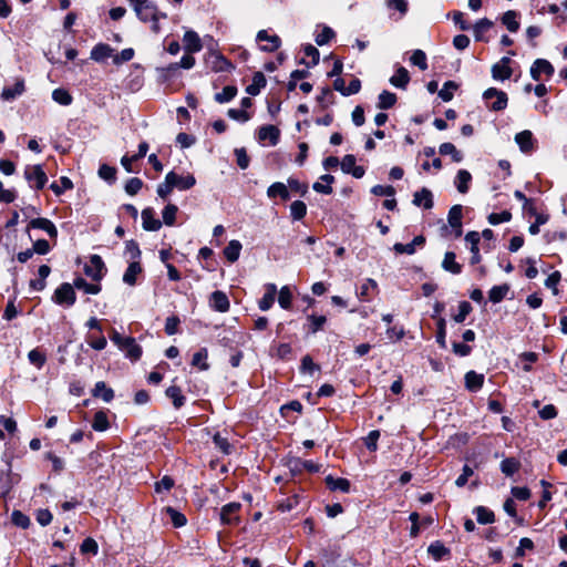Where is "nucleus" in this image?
I'll return each instance as SVG.
<instances>
[{"label":"nucleus","instance_id":"nucleus-1","mask_svg":"<svg viewBox=\"0 0 567 567\" xmlns=\"http://www.w3.org/2000/svg\"><path fill=\"white\" fill-rule=\"evenodd\" d=\"M483 100L486 101L488 110L501 112L507 107L508 95L496 87H488L483 92Z\"/></svg>","mask_w":567,"mask_h":567},{"label":"nucleus","instance_id":"nucleus-2","mask_svg":"<svg viewBox=\"0 0 567 567\" xmlns=\"http://www.w3.org/2000/svg\"><path fill=\"white\" fill-rule=\"evenodd\" d=\"M74 286L69 282H62L53 292L52 301L64 308L72 307L76 301Z\"/></svg>","mask_w":567,"mask_h":567},{"label":"nucleus","instance_id":"nucleus-3","mask_svg":"<svg viewBox=\"0 0 567 567\" xmlns=\"http://www.w3.org/2000/svg\"><path fill=\"white\" fill-rule=\"evenodd\" d=\"M134 11L136 12L137 18L142 22H148L154 19L157 13V6L150 0H127Z\"/></svg>","mask_w":567,"mask_h":567},{"label":"nucleus","instance_id":"nucleus-4","mask_svg":"<svg viewBox=\"0 0 567 567\" xmlns=\"http://www.w3.org/2000/svg\"><path fill=\"white\" fill-rule=\"evenodd\" d=\"M205 63L213 72H231L235 69L233 62L219 52H209Z\"/></svg>","mask_w":567,"mask_h":567},{"label":"nucleus","instance_id":"nucleus-5","mask_svg":"<svg viewBox=\"0 0 567 567\" xmlns=\"http://www.w3.org/2000/svg\"><path fill=\"white\" fill-rule=\"evenodd\" d=\"M84 274L94 281H101L105 276L107 269L100 255H92L90 264L84 265Z\"/></svg>","mask_w":567,"mask_h":567},{"label":"nucleus","instance_id":"nucleus-6","mask_svg":"<svg viewBox=\"0 0 567 567\" xmlns=\"http://www.w3.org/2000/svg\"><path fill=\"white\" fill-rule=\"evenodd\" d=\"M241 509V504L239 502H230L225 504L220 508L219 519L220 524L224 526L237 525L240 522L238 513Z\"/></svg>","mask_w":567,"mask_h":567},{"label":"nucleus","instance_id":"nucleus-7","mask_svg":"<svg viewBox=\"0 0 567 567\" xmlns=\"http://www.w3.org/2000/svg\"><path fill=\"white\" fill-rule=\"evenodd\" d=\"M24 177L29 183H34L31 187L37 190L43 189L48 183V176L41 165L27 166Z\"/></svg>","mask_w":567,"mask_h":567},{"label":"nucleus","instance_id":"nucleus-8","mask_svg":"<svg viewBox=\"0 0 567 567\" xmlns=\"http://www.w3.org/2000/svg\"><path fill=\"white\" fill-rule=\"evenodd\" d=\"M166 176L168 179H171L174 189L188 190L196 185V178L192 173H187L186 175L182 176L178 175L175 171H171L166 174Z\"/></svg>","mask_w":567,"mask_h":567},{"label":"nucleus","instance_id":"nucleus-9","mask_svg":"<svg viewBox=\"0 0 567 567\" xmlns=\"http://www.w3.org/2000/svg\"><path fill=\"white\" fill-rule=\"evenodd\" d=\"M530 76L534 81H539L542 74L547 79L551 78L555 73L554 65L546 59H536L530 66Z\"/></svg>","mask_w":567,"mask_h":567},{"label":"nucleus","instance_id":"nucleus-10","mask_svg":"<svg viewBox=\"0 0 567 567\" xmlns=\"http://www.w3.org/2000/svg\"><path fill=\"white\" fill-rule=\"evenodd\" d=\"M257 42H267V44L259 45L262 52H276L281 47V39L277 34L270 35L267 30H259L256 35Z\"/></svg>","mask_w":567,"mask_h":567},{"label":"nucleus","instance_id":"nucleus-11","mask_svg":"<svg viewBox=\"0 0 567 567\" xmlns=\"http://www.w3.org/2000/svg\"><path fill=\"white\" fill-rule=\"evenodd\" d=\"M512 59L509 56H503L499 62L493 64L492 76L497 81H505L511 79L513 70L511 68Z\"/></svg>","mask_w":567,"mask_h":567},{"label":"nucleus","instance_id":"nucleus-12","mask_svg":"<svg viewBox=\"0 0 567 567\" xmlns=\"http://www.w3.org/2000/svg\"><path fill=\"white\" fill-rule=\"evenodd\" d=\"M357 158L353 154H347L340 162L341 171L344 174H351L354 178H362L365 174L363 166L355 165Z\"/></svg>","mask_w":567,"mask_h":567},{"label":"nucleus","instance_id":"nucleus-13","mask_svg":"<svg viewBox=\"0 0 567 567\" xmlns=\"http://www.w3.org/2000/svg\"><path fill=\"white\" fill-rule=\"evenodd\" d=\"M259 142L268 141L271 146H276L280 141V130L272 124L262 125L257 131Z\"/></svg>","mask_w":567,"mask_h":567},{"label":"nucleus","instance_id":"nucleus-14","mask_svg":"<svg viewBox=\"0 0 567 567\" xmlns=\"http://www.w3.org/2000/svg\"><path fill=\"white\" fill-rule=\"evenodd\" d=\"M28 229H41L48 234L51 239L58 238V228L52 220L45 217L33 218L28 224Z\"/></svg>","mask_w":567,"mask_h":567},{"label":"nucleus","instance_id":"nucleus-15","mask_svg":"<svg viewBox=\"0 0 567 567\" xmlns=\"http://www.w3.org/2000/svg\"><path fill=\"white\" fill-rule=\"evenodd\" d=\"M465 240L470 243V251L472 254L470 258V264L472 266L477 265L482 260V256L480 254V240L481 235L476 230H471L465 235Z\"/></svg>","mask_w":567,"mask_h":567},{"label":"nucleus","instance_id":"nucleus-16","mask_svg":"<svg viewBox=\"0 0 567 567\" xmlns=\"http://www.w3.org/2000/svg\"><path fill=\"white\" fill-rule=\"evenodd\" d=\"M520 152L528 154L536 148V140L529 130H524L515 135Z\"/></svg>","mask_w":567,"mask_h":567},{"label":"nucleus","instance_id":"nucleus-17","mask_svg":"<svg viewBox=\"0 0 567 567\" xmlns=\"http://www.w3.org/2000/svg\"><path fill=\"white\" fill-rule=\"evenodd\" d=\"M142 226L146 231H157L162 227V220L155 217V210L153 207H146L141 213Z\"/></svg>","mask_w":567,"mask_h":567},{"label":"nucleus","instance_id":"nucleus-18","mask_svg":"<svg viewBox=\"0 0 567 567\" xmlns=\"http://www.w3.org/2000/svg\"><path fill=\"white\" fill-rule=\"evenodd\" d=\"M209 306L214 311L227 312L230 308V302L224 291L215 290L210 293Z\"/></svg>","mask_w":567,"mask_h":567},{"label":"nucleus","instance_id":"nucleus-19","mask_svg":"<svg viewBox=\"0 0 567 567\" xmlns=\"http://www.w3.org/2000/svg\"><path fill=\"white\" fill-rule=\"evenodd\" d=\"M485 377L482 373H477L474 370H470L464 375V385L468 392L476 393L482 390L484 385Z\"/></svg>","mask_w":567,"mask_h":567},{"label":"nucleus","instance_id":"nucleus-20","mask_svg":"<svg viewBox=\"0 0 567 567\" xmlns=\"http://www.w3.org/2000/svg\"><path fill=\"white\" fill-rule=\"evenodd\" d=\"M324 484L331 492L340 491L346 494L351 492V482L348 478L334 477L329 474L324 477Z\"/></svg>","mask_w":567,"mask_h":567},{"label":"nucleus","instance_id":"nucleus-21","mask_svg":"<svg viewBox=\"0 0 567 567\" xmlns=\"http://www.w3.org/2000/svg\"><path fill=\"white\" fill-rule=\"evenodd\" d=\"M113 53L114 49L110 44L100 42L91 50L90 59L97 63H103L109 58H113Z\"/></svg>","mask_w":567,"mask_h":567},{"label":"nucleus","instance_id":"nucleus-22","mask_svg":"<svg viewBox=\"0 0 567 567\" xmlns=\"http://www.w3.org/2000/svg\"><path fill=\"white\" fill-rule=\"evenodd\" d=\"M184 50L187 53H197L203 49L202 40L197 32L187 30L183 37Z\"/></svg>","mask_w":567,"mask_h":567},{"label":"nucleus","instance_id":"nucleus-23","mask_svg":"<svg viewBox=\"0 0 567 567\" xmlns=\"http://www.w3.org/2000/svg\"><path fill=\"white\" fill-rule=\"evenodd\" d=\"M326 323V316L311 313L307 316V323L305 324V329L307 330L308 334H316L324 329Z\"/></svg>","mask_w":567,"mask_h":567},{"label":"nucleus","instance_id":"nucleus-24","mask_svg":"<svg viewBox=\"0 0 567 567\" xmlns=\"http://www.w3.org/2000/svg\"><path fill=\"white\" fill-rule=\"evenodd\" d=\"M427 554L436 561L451 557V549L441 540L432 542L427 547Z\"/></svg>","mask_w":567,"mask_h":567},{"label":"nucleus","instance_id":"nucleus-25","mask_svg":"<svg viewBox=\"0 0 567 567\" xmlns=\"http://www.w3.org/2000/svg\"><path fill=\"white\" fill-rule=\"evenodd\" d=\"M412 203L417 207L431 209L434 205L433 194L429 188L423 187L414 193Z\"/></svg>","mask_w":567,"mask_h":567},{"label":"nucleus","instance_id":"nucleus-26","mask_svg":"<svg viewBox=\"0 0 567 567\" xmlns=\"http://www.w3.org/2000/svg\"><path fill=\"white\" fill-rule=\"evenodd\" d=\"M165 395L172 401L173 406L179 410L186 403V396L179 385L172 384L165 390Z\"/></svg>","mask_w":567,"mask_h":567},{"label":"nucleus","instance_id":"nucleus-27","mask_svg":"<svg viewBox=\"0 0 567 567\" xmlns=\"http://www.w3.org/2000/svg\"><path fill=\"white\" fill-rule=\"evenodd\" d=\"M143 272V267L140 260L131 261L123 275V281L128 286L137 284V276Z\"/></svg>","mask_w":567,"mask_h":567},{"label":"nucleus","instance_id":"nucleus-28","mask_svg":"<svg viewBox=\"0 0 567 567\" xmlns=\"http://www.w3.org/2000/svg\"><path fill=\"white\" fill-rule=\"evenodd\" d=\"M265 288H266V292L264 293L261 299L258 301V307L261 311H267L274 306L276 295L278 292L275 284H267L265 286Z\"/></svg>","mask_w":567,"mask_h":567},{"label":"nucleus","instance_id":"nucleus-29","mask_svg":"<svg viewBox=\"0 0 567 567\" xmlns=\"http://www.w3.org/2000/svg\"><path fill=\"white\" fill-rule=\"evenodd\" d=\"M91 393L92 396L102 399L106 403L111 402L115 396L114 390L104 381L96 382Z\"/></svg>","mask_w":567,"mask_h":567},{"label":"nucleus","instance_id":"nucleus-30","mask_svg":"<svg viewBox=\"0 0 567 567\" xmlns=\"http://www.w3.org/2000/svg\"><path fill=\"white\" fill-rule=\"evenodd\" d=\"M267 196L271 199L279 197L282 202L290 199V192L281 182H275L267 188Z\"/></svg>","mask_w":567,"mask_h":567},{"label":"nucleus","instance_id":"nucleus-31","mask_svg":"<svg viewBox=\"0 0 567 567\" xmlns=\"http://www.w3.org/2000/svg\"><path fill=\"white\" fill-rule=\"evenodd\" d=\"M25 91L23 79L18 80L12 86H4L1 92V97L4 101H13Z\"/></svg>","mask_w":567,"mask_h":567},{"label":"nucleus","instance_id":"nucleus-32","mask_svg":"<svg viewBox=\"0 0 567 567\" xmlns=\"http://www.w3.org/2000/svg\"><path fill=\"white\" fill-rule=\"evenodd\" d=\"M442 268L453 275H460L463 270V266L456 261V255L454 251H446L442 261Z\"/></svg>","mask_w":567,"mask_h":567},{"label":"nucleus","instance_id":"nucleus-33","mask_svg":"<svg viewBox=\"0 0 567 567\" xmlns=\"http://www.w3.org/2000/svg\"><path fill=\"white\" fill-rule=\"evenodd\" d=\"M125 355L132 361H138L143 354L142 347L136 342L135 338L127 337L126 344L122 349Z\"/></svg>","mask_w":567,"mask_h":567},{"label":"nucleus","instance_id":"nucleus-34","mask_svg":"<svg viewBox=\"0 0 567 567\" xmlns=\"http://www.w3.org/2000/svg\"><path fill=\"white\" fill-rule=\"evenodd\" d=\"M494 25V22L488 18H482L473 25L474 38L477 42H488V39L484 37V32L488 31Z\"/></svg>","mask_w":567,"mask_h":567},{"label":"nucleus","instance_id":"nucleus-35","mask_svg":"<svg viewBox=\"0 0 567 567\" xmlns=\"http://www.w3.org/2000/svg\"><path fill=\"white\" fill-rule=\"evenodd\" d=\"M389 81L393 86L405 90L410 82V73L404 66H399Z\"/></svg>","mask_w":567,"mask_h":567},{"label":"nucleus","instance_id":"nucleus-36","mask_svg":"<svg viewBox=\"0 0 567 567\" xmlns=\"http://www.w3.org/2000/svg\"><path fill=\"white\" fill-rule=\"evenodd\" d=\"M266 85L267 80L265 74L261 71H257L252 75V83L246 87V92L251 96H256Z\"/></svg>","mask_w":567,"mask_h":567},{"label":"nucleus","instance_id":"nucleus-37","mask_svg":"<svg viewBox=\"0 0 567 567\" xmlns=\"http://www.w3.org/2000/svg\"><path fill=\"white\" fill-rule=\"evenodd\" d=\"M18 481H19V475L13 474L11 471V465L8 464L7 471L6 472L2 471L1 475H0V483H1V488L3 489V494H8Z\"/></svg>","mask_w":567,"mask_h":567},{"label":"nucleus","instance_id":"nucleus-38","mask_svg":"<svg viewBox=\"0 0 567 567\" xmlns=\"http://www.w3.org/2000/svg\"><path fill=\"white\" fill-rule=\"evenodd\" d=\"M511 290L508 284L493 286L488 291V300L493 303L502 302Z\"/></svg>","mask_w":567,"mask_h":567},{"label":"nucleus","instance_id":"nucleus-39","mask_svg":"<svg viewBox=\"0 0 567 567\" xmlns=\"http://www.w3.org/2000/svg\"><path fill=\"white\" fill-rule=\"evenodd\" d=\"M92 429L96 432H105L110 429V421L107 412L105 410H99L95 412L92 420Z\"/></svg>","mask_w":567,"mask_h":567},{"label":"nucleus","instance_id":"nucleus-40","mask_svg":"<svg viewBox=\"0 0 567 567\" xmlns=\"http://www.w3.org/2000/svg\"><path fill=\"white\" fill-rule=\"evenodd\" d=\"M198 258L203 259L205 264L203 268L207 271H215L217 267V260L214 258V250L209 247H202L198 251Z\"/></svg>","mask_w":567,"mask_h":567},{"label":"nucleus","instance_id":"nucleus-41","mask_svg":"<svg viewBox=\"0 0 567 567\" xmlns=\"http://www.w3.org/2000/svg\"><path fill=\"white\" fill-rule=\"evenodd\" d=\"M73 286L89 295H97L102 290V286L100 284H90L81 276L74 278Z\"/></svg>","mask_w":567,"mask_h":567},{"label":"nucleus","instance_id":"nucleus-42","mask_svg":"<svg viewBox=\"0 0 567 567\" xmlns=\"http://www.w3.org/2000/svg\"><path fill=\"white\" fill-rule=\"evenodd\" d=\"M243 245L239 240L233 239L224 248V256L229 262H235L239 259Z\"/></svg>","mask_w":567,"mask_h":567},{"label":"nucleus","instance_id":"nucleus-43","mask_svg":"<svg viewBox=\"0 0 567 567\" xmlns=\"http://www.w3.org/2000/svg\"><path fill=\"white\" fill-rule=\"evenodd\" d=\"M472 175L466 169H460L455 176V186L461 194H466L470 189Z\"/></svg>","mask_w":567,"mask_h":567},{"label":"nucleus","instance_id":"nucleus-44","mask_svg":"<svg viewBox=\"0 0 567 567\" xmlns=\"http://www.w3.org/2000/svg\"><path fill=\"white\" fill-rule=\"evenodd\" d=\"M519 12L515 10L506 11L502 17V23L509 32H517L519 30V22L517 21Z\"/></svg>","mask_w":567,"mask_h":567},{"label":"nucleus","instance_id":"nucleus-45","mask_svg":"<svg viewBox=\"0 0 567 567\" xmlns=\"http://www.w3.org/2000/svg\"><path fill=\"white\" fill-rule=\"evenodd\" d=\"M473 513L476 515V520L478 524L487 525L493 524L495 522V514L488 507L476 506Z\"/></svg>","mask_w":567,"mask_h":567},{"label":"nucleus","instance_id":"nucleus-46","mask_svg":"<svg viewBox=\"0 0 567 567\" xmlns=\"http://www.w3.org/2000/svg\"><path fill=\"white\" fill-rule=\"evenodd\" d=\"M398 101V96L395 93L390 92L388 90H383L378 97L377 106L380 110H389L395 105Z\"/></svg>","mask_w":567,"mask_h":567},{"label":"nucleus","instance_id":"nucleus-47","mask_svg":"<svg viewBox=\"0 0 567 567\" xmlns=\"http://www.w3.org/2000/svg\"><path fill=\"white\" fill-rule=\"evenodd\" d=\"M520 462L516 457H505L501 462V471L506 476H513L520 470Z\"/></svg>","mask_w":567,"mask_h":567},{"label":"nucleus","instance_id":"nucleus-48","mask_svg":"<svg viewBox=\"0 0 567 567\" xmlns=\"http://www.w3.org/2000/svg\"><path fill=\"white\" fill-rule=\"evenodd\" d=\"M30 364L41 370L47 363V353L41 348H34L28 353Z\"/></svg>","mask_w":567,"mask_h":567},{"label":"nucleus","instance_id":"nucleus-49","mask_svg":"<svg viewBox=\"0 0 567 567\" xmlns=\"http://www.w3.org/2000/svg\"><path fill=\"white\" fill-rule=\"evenodd\" d=\"M163 512L169 516L171 522L175 528H181L187 524L186 516L176 508L166 506L163 508Z\"/></svg>","mask_w":567,"mask_h":567},{"label":"nucleus","instance_id":"nucleus-50","mask_svg":"<svg viewBox=\"0 0 567 567\" xmlns=\"http://www.w3.org/2000/svg\"><path fill=\"white\" fill-rule=\"evenodd\" d=\"M208 359V350L207 348H200L197 352L193 354L192 365L198 368L200 371H206L209 369Z\"/></svg>","mask_w":567,"mask_h":567},{"label":"nucleus","instance_id":"nucleus-51","mask_svg":"<svg viewBox=\"0 0 567 567\" xmlns=\"http://www.w3.org/2000/svg\"><path fill=\"white\" fill-rule=\"evenodd\" d=\"M238 89L236 85H227L221 92L214 95V100L219 104L228 103L236 97Z\"/></svg>","mask_w":567,"mask_h":567},{"label":"nucleus","instance_id":"nucleus-52","mask_svg":"<svg viewBox=\"0 0 567 567\" xmlns=\"http://www.w3.org/2000/svg\"><path fill=\"white\" fill-rule=\"evenodd\" d=\"M439 153L441 155H451V158L454 163H460L463 161V154L455 147L453 143L450 142L442 143L439 147Z\"/></svg>","mask_w":567,"mask_h":567},{"label":"nucleus","instance_id":"nucleus-53","mask_svg":"<svg viewBox=\"0 0 567 567\" xmlns=\"http://www.w3.org/2000/svg\"><path fill=\"white\" fill-rule=\"evenodd\" d=\"M458 87V83L449 80L443 84V87L439 91V97L442 99L443 102H450L454 97V91H457Z\"/></svg>","mask_w":567,"mask_h":567},{"label":"nucleus","instance_id":"nucleus-54","mask_svg":"<svg viewBox=\"0 0 567 567\" xmlns=\"http://www.w3.org/2000/svg\"><path fill=\"white\" fill-rule=\"evenodd\" d=\"M178 213V207L175 204L168 203L162 210V225L174 226L176 223V215Z\"/></svg>","mask_w":567,"mask_h":567},{"label":"nucleus","instance_id":"nucleus-55","mask_svg":"<svg viewBox=\"0 0 567 567\" xmlns=\"http://www.w3.org/2000/svg\"><path fill=\"white\" fill-rule=\"evenodd\" d=\"M52 100L60 105L69 106L73 102V96L66 89L58 87L52 92Z\"/></svg>","mask_w":567,"mask_h":567},{"label":"nucleus","instance_id":"nucleus-56","mask_svg":"<svg viewBox=\"0 0 567 567\" xmlns=\"http://www.w3.org/2000/svg\"><path fill=\"white\" fill-rule=\"evenodd\" d=\"M463 206L460 204L453 205L447 215V221L451 227H462Z\"/></svg>","mask_w":567,"mask_h":567},{"label":"nucleus","instance_id":"nucleus-57","mask_svg":"<svg viewBox=\"0 0 567 567\" xmlns=\"http://www.w3.org/2000/svg\"><path fill=\"white\" fill-rule=\"evenodd\" d=\"M213 443L215 444V447L218 449L223 454L229 455L231 454L234 447L229 443L227 437L221 436L219 432H216L213 435Z\"/></svg>","mask_w":567,"mask_h":567},{"label":"nucleus","instance_id":"nucleus-58","mask_svg":"<svg viewBox=\"0 0 567 567\" xmlns=\"http://www.w3.org/2000/svg\"><path fill=\"white\" fill-rule=\"evenodd\" d=\"M74 185L73 182L68 176H61L60 177V184L56 182H53L50 185V189L56 195H62L65 190L73 189Z\"/></svg>","mask_w":567,"mask_h":567},{"label":"nucleus","instance_id":"nucleus-59","mask_svg":"<svg viewBox=\"0 0 567 567\" xmlns=\"http://www.w3.org/2000/svg\"><path fill=\"white\" fill-rule=\"evenodd\" d=\"M116 173H117V169L114 166H111V165H107V164H102L99 167V172H97L100 178L104 179L110 185L115 183V181H116Z\"/></svg>","mask_w":567,"mask_h":567},{"label":"nucleus","instance_id":"nucleus-60","mask_svg":"<svg viewBox=\"0 0 567 567\" xmlns=\"http://www.w3.org/2000/svg\"><path fill=\"white\" fill-rule=\"evenodd\" d=\"M307 215V205L302 200H295L290 205V216L293 220H301Z\"/></svg>","mask_w":567,"mask_h":567},{"label":"nucleus","instance_id":"nucleus-61","mask_svg":"<svg viewBox=\"0 0 567 567\" xmlns=\"http://www.w3.org/2000/svg\"><path fill=\"white\" fill-rule=\"evenodd\" d=\"M292 292L288 286H284L278 292L279 306L285 310H290L292 307Z\"/></svg>","mask_w":567,"mask_h":567},{"label":"nucleus","instance_id":"nucleus-62","mask_svg":"<svg viewBox=\"0 0 567 567\" xmlns=\"http://www.w3.org/2000/svg\"><path fill=\"white\" fill-rule=\"evenodd\" d=\"M80 553L82 555L96 556L99 553V544L92 537H86L80 545Z\"/></svg>","mask_w":567,"mask_h":567},{"label":"nucleus","instance_id":"nucleus-63","mask_svg":"<svg viewBox=\"0 0 567 567\" xmlns=\"http://www.w3.org/2000/svg\"><path fill=\"white\" fill-rule=\"evenodd\" d=\"M11 522L14 526L27 529L31 525L30 517L21 511L14 509L11 514Z\"/></svg>","mask_w":567,"mask_h":567},{"label":"nucleus","instance_id":"nucleus-64","mask_svg":"<svg viewBox=\"0 0 567 567\" xmlns=\"http://www.w3.org/2000/svg\"><path fill=\"white\" fill-rule=\"evenodd\" d=\"M472 305L466 301H460L458 303V312L453 316V320L457 323H463L466 320V317L472 312Z\"/></svg>","mask_w":567,"mask_h":567}]
</instances>
